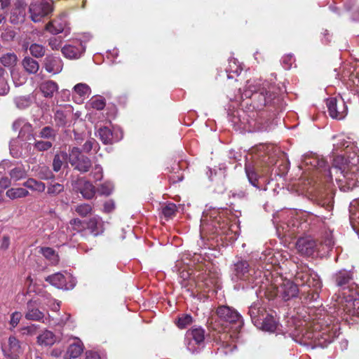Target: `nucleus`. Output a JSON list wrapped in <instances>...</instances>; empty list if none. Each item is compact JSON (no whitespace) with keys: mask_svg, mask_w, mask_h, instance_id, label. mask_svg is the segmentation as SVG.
Segmentation results:
<instances>
[{"mask_svg":"<svg viewBox=\"0 0 359 359\" xmlns=\"http://www.w3.org/2000/svg\"><path fill=\"white\" fill-rule=\"evenodd\" d=\"M334 139L333 153L337 155L334 167L336 173L339 172L343 176L339 181H344L348 189H353L359 182L355 173L358 170L359 149L344 134L337 135Z\"/></svg>","mask_w":359,"mask_h":359,"instance_id":"nucleus-2","label":"nucleus"},{"mask_svg":"<svg viewBox=\"0 0 359 359\" xmlns=\"http://www.w3.org/2000/svg\"><path fill=\"white\" fill-rule=\"evenodd\" d=\"M69 225L73 229L79 232L81 226V221L79 219H73L70 221Z\"/></svg>","mask_w":359,"mask_h":359,"instance_id":"nucleus-60","label":"nucleus"},{"mask_svg":"<svg viewBox=\"0 0 359 359\" xmlns=\"http://www.w3.org/2000/svg\"><path fill=\"white\" fill-rule=\"evenodd\" d=\"M46 280L57 288L67 289L65 277L61 273L49 276L46 278Z\"/></svg>","mask_w":359,"mask_h":359,"instance_id":"nucleus-25","label":"nucleus"},{"mask_svg":"<svg viewBox=\"0 0 359 359\" xmlns=\"http://www.w3.org/2000/svg\"><path fill=\"white\" fill-rule=\"evenodd\" d=\"M29 191L24 188H11L6 192V195L11 200L25 198L29 196Z\"/></svg>","mask_w":359,"mask_h":359,"instance_id":"nucleus-29","label":"nucleus"},{"mask_svg":"<svg viewBox=\"0 0 359 359\" xmlns=\"http://www.w3.org/2000/svg\"><path fill=\"white\" fill-rule=\"evenodd\" d=\"M248 313L251 318L252 322L257 327L260 325L264 318L267 315L266 309L259 302L254 303L250 308Z\"/></svg>","mask_w":359,"mask_h":359,"instance_id":"nucleus-13","label":"nucleus"},{"mask_svg":"<svg viewBox=\"0 0 359 359\" xmlns=\"http://www.w3.org/2000/svg\"><path fill=\"white\" fill-rule=\"evenodd\" d=\"M55 335L49 330L43 331L37 337V343L40 346H48L53 345L56 341Z\"/></svg>","mask_w":359,"mask_h":359,"instance_id":"nucleus-24","label":"nucleus"},{"mask_svg":"<svg viewBox=\"0 0 359 359\" xmlns=\"http://www.w3.org/2000/svg\"><path fill=\"white\" fill-rule=\"evenodd\" d=\"M97 144L96 141L94 139H90V140H87L85 142V144L83 145V150L85 152H89Z\"/></svg>","mask_w":359,"mask_h":359,"instance_id":"nucleus-57","label":"nucleus"},{"mask_svg":"<svg viewBox=\"0 0 359 359\" xmlns=\"http://www.w3.org/2000/svg\"><path fill=\"white\" fill-rule=\"evenodd\" d=\"M316 160L317 161V165H316V168H323V170L321 172H323V175L327 178V181L329 182L328 189L329 192H327L325 196H324L323 193L319 194L318 198L316 201H326L325 202L319 201L318 204L325 207L327 210H330L332 208L333 202L332 201L333 199V194L332 189V175L329 166L327 165L326 161L323 158H319L318 156H316ZM317 201H316V203Z\"/></svg>","mask_w":359,"mask_h":359,"instance_id":"nucleus-4","label":"nucleus"},{"mask_svg":"<svg viewBox=\"0 0 359 359\" xmlns=\"http://www.w3.org/2000/svg\"><path fill=\"white\" fill-rule=\"evenodd\" d=\"M95 181L101 180L102 178V168L100 165H95L90 173Z\"/></svg>","mask_w":359,"mask_h":359,"instance_id":"nucleus-54","label":"nucleus"},{"mask_svg":"<svg viewBox=\"0 0 359 359\" xmlns=\"http://www.w3.org/2000/svg\"><path fill=\"white\" fill-rule=\"evenodd\" d=\"M25 15V9L21 7H17L14 8L11 13V22L14 24L23 22Z\"/></svg>","mask_w":359,"mask_h":359,"instance_id":"nucleus-34","label":"nucleus"},{"mask_svg":"<svg viewBox=\"0 0 359 359\" xmlns=\"http://www.w3.org/2000/svg\"><path fill=\"white\" fill-rule=\"evenodd\" d=\"M313 334L311 332H308L304 335V338L305 339L304 344L306 345H309L311 347V348H313Z\"/></svg>","mask_w":359,"mask_h":359,"instance_id":"nucleus-59","label":"nucleus"},{"mask_svg":"<svg viewBox=\"0 0 359 359\" xmlns=\"http://www.w3.org/2000/svg\"><path fill=\"white\" fill-rule=\"evenodd\" d=\"M23 186L32 191L39 193L43 192L46 189V185L43 182L37 181L34 178H29L23 183Z\"/></svg>","mask_w":359,"mask_h":359,"instance_id":"nucleus-28","label":"nucleus"},{"mask_svg":"<svg viewBox=\"0 0 359 359\" xmlns=\"http://www.w3.org/2000/svg\"><path fill=\"white\" fill-rule=\"evenodd\" d=\"M326 105L332 118L341 120L347 114V107L341 97H330L326 100Z\"/></svg>","mask_w":359,"mask_h":359,"instance_id":"nucleus-6","label":"nucleus"},{"mask_svg":"<svg viewBox=\"0 0 359 359\" xmlns=\"http://www.w3.org/2000/svg\"><path fill=\"white\" fill-rule=\"evenodd\" d=\"M299 252L305 256L311 257L314 254V241L308 238H301L297 242Z\"/></svg>","mask_w":359,"mask_h":359,"instance_id":"nucleus-16","label":"nucleus"},{"mask_svg":"<svg viewBox=\"0 0 359 359\" xmlns=\"http://www.w3.org/2000/svg\"><path fill=\"white\" fill-rule=\"evenodd\" d=\"M334 279L336 285L343 291L333 296L334 303L329 311L316 309V348L325 347L337 337V327L332 324V317L328 313H336L346 321L351 317H359V296L354 297L353 294L346 292L353 279V273L343 269L335 273Z\"/></svg>","mask_w":359,"mask_h":359,"instance_id":"nucleus-1","label":"nucleus"},{"mask_svg":"<svg viewBox=\"0 0 359 359\" xmlns=\"http://www.w3.org/2000/svg\"><path fill=\"white\" fill-rule=\"evenodd\" d=\"M29 52L35 57H41L45 55V48L42 45L33 43L29 47Z\"/></svg>","mask_w":359,"mask_h":359,"instance_id":"nucleus-38","label":"nucleus"},{"mask_svg":"<svg viewBox=\"0 0 359 359\" xmlns=\"http://www.w3.org/2000/svg\"><path fill=\"white\" fill-rule=\"evenodd\" d=\"M320 245L322 247V250H320L319 248H317V245L316 244V251H317L318 255L319 257H323L329 252L333 245V241L331 236L329 235L326 238L324 244H320Z\"/></svg>","mask_w":359,"mask_h":359,"instance_id":"nucleus-33","label":"nucleus"},{"mask_svg":"<svg viewBox=\"0 0 359 359\" xmlns=\"http://www.w3.org/2000/svg\"><path fill=\"white\" fill-rule=\"evenodd\" d=\"M56 135L55 131L50 126H46L43 128L40 133L39 137L45 139H53L54 140Z\"/></svg>","mask_w":359,"mask_h":359,"instance_id":"nucleus-42","label":"nucleus"},{"mask_svg":"<svg viewBox=\"0 0 359 359\" xmlns=\"http://www.w3.org/2000/svg\"><path fill=\"white\" fill-rule=\"evenodd\" d=\"M39 88L45 97L51 98L58 90V86L55 81L49 80L41 83Z\"/></svg>","mask_w":359,"mask_h":359,"instance_id":"nucleus-23","label":"nucleus"},{"mask_svg":"<svg viewBox=\"0 0 359 359\" xmlns=\"http://www.w3.org/2000/svg\"><path fill=\"white\" fill-rule=\"evenodd\" d=\"M22 65L25 71L29 74L36 73L39 68V63L29 57H25L22 61Z\"/></svg>","mask_w":359,"mask_h":359,"instance_id":"nucleus-30","label":"nucleus"},{"mask_svg":"<svg viewBox=\"0 0 359 359\" xmlns=\"http://www.w3.org/2000/svg\"><path fill=\"white\" fill-rule=\"evenodd\" d=\"M261 271L250 268L248 262L245 260H239L232 267V280L233 281L244 280L254 282Z\"/></svg>","mask_w":359,"mask_h":359,"instance_id":"nucleus-5","label":"nucleus"},{"mask_svg":"<svg viewBox=\"0 0 359 359\" xmlns=\"http://www.w3.org/2000/svg\"><path fill=\"white\" fill-rule=\"evenodd\" d=\"M9 175L11 179L18 181L26 177L27 172L22 167H16L10 170Z\"/></svg>","mask_w":359,"mask_h":359,"instance_id":"nucleus-35","label":"nucleus"},{"mask_svg":"<svg viewBox=\"0 0 359 359\" xmlns=\"http://www.w3.org/2000/svg\"><path fill=\"white\" fill-rule=\"evenodd\" d=\"M37 330V327L34 325H32L30 326L25 327L22 329V332L23 334L26 335H34Z\"/></svg>","mask_w":359,"mask_h":359,"instance_id":"nucleus-58","label":"nucleus"},{"mask_svg":"<svg viewBox=\"0 0 359 359\" xmlns=\"http://www.w3.org/2000/svg\"><path fill=\"white\" fill-rule=\"evenodd\" d=\"M52 142L50 141H36L34 143V147L39 151H48L52 147Z\"/></svg>","mask_w":359,"mask_h":359,"instance_id":"nucleus-48","label":"nucleus"},{"mask_svg":"<svg viewBox=\"0 0 359 359\" xmlns=\"http://www.w3.org/2000/svg\"><path fill=\"white\" fill-rule=\"evenodd\" d=\"M52 5L48 1L43 0L36 1L29 6L30 16L34 22H38L52 11Z\"/></svg>","mask_w":359,"mask_h":359,"instance_id":"nucleus-9","label":"nucleus"},{"mask_svg":"<svg viewBox=\"0 0 359 359\" xmlns=\"http://www.w3.org/2000/svg\"><path fill=\"white\" fill-rule=\"evenodd\" d=\"M205 339V331L201 327L193 328L187 332L186 340L187 348L192 353L197 351L195 344H201Z\"/></svg>","mask_w":359,"mask_h":359,"instance_id":"nucleus-10","label":"nucleus"},{"mask_svg":"<svg viewBox=\"0 0 359 359\" xmlns=\"http://www.w3.org/2000/svg\"><path fill=\"white\" fill-rule=\"evenodd\" d=\"M242 71V67L241 65L237 64V61L235 59H232L229 60V67L226 69V72H228V78L231 79L233 78V76L230 75L231 73L236 74V75H238Z\"/></svg>","mask_w":359,"mask_h":359,"instance_id":"nucleus-37","label":"nucleus"},{"mask_svg":"<svg viewBox=\"0 0 359 359\" xmlns=\"http://www.w3.org/2000/svg\"><path fill=\"white\" fill-rule=\"evenodd\" d=\"M114 209V203L113 201H107L104 205V210L105 212H109Z\"/></svg>","mask_w":359,"mask_h":359,"instance_id":"nucleus-64","label":"nucleus"},{"mask_svg":"<svg viewBox=\"0 0 359 359\" xmlns=\"http://www.w3.org/2000/svg\"><path fill=\"white\" fill-rule=\"evenodd\" d=\"M176 211L177 206L174 203H168L162 209L163 215L167 218L172 217L175 214Z\"/></svg>","mask_w":359,"mask_h":359,"instance_id":"nucleus-44","label":"nucleus"},{"mask_svg":"<svg viewBox=\"0 0 359 359\" xmlns=\"http://www.w3.org/2000/svg\"><path fill=\"white\" fill-rule=\"evenodd\" d=\"M8 92V87L4 80L0 81V94L5 95Z\"/></svg>","mask_w":359,"mask_h":359,"instance_id":"nucleus-63","label":"nucleus"},{"mask_svg":"<svg viewBox=\"0 0 359 359\" xmlns=\"http://www.w3.org/2000/svg\"><path fill=\"white\" fill-rule=\"evenodd\" d=\"M69 161L74 169L81 172H86L91 167V161L87 156L81 155L78 147H73L69 151Z\"/></svg>","mask_w":359,"mask_h":359,"instance_id":"nucleus-7","label":"nucleus"},{"mask_svg":"<svg viewBox=\"0 0 359 359\" xmlns=\"http://www.w3.org/2000/svg\"><path fill=\"white\" fill-rule=\"evenodd\" d=\"M218 316L223 320L229 323L235 324L236 328L241 329L243 325V320L241 316L235 309L227 306H222L217 309Z\"/></svg>","mask_w":359,"mask_h":359,"instance_id":"nucleus-8","label":"nucleus"},{"mask_svg":"<svg viewBox=\"0 0 359 359\" xmlns=\"http://www.w3.org/2000/svg\"><path fill=\"white\" fill-rule=\"evenodd\" d=\"M261 322L262 323L257 326L258 328L270 332H273L276 330L277 325L272 316L267 314Z\"/></svg>","mask_w":359,"mask_h":359,"instance_id":"nucleus-27","label":"nucleus"},{"mask_svg":"<svg viewBox=\"0 0 359 359\" xmlns=\"http://www.w3.org/2000/svg\"><path fill=\"white\" fill-rule=\"evenodd\" d=\"M4 355L11 359H17L16 356L20 353V346L19 341L15 337H10L8 346L2 348Z\"/></svg>","mask_w":359,"mask_h":359,"instance_id":"nucleus-15","label":"nucleus"},{"mask_svg":"<svg viewBox=\"0 0 359 359\" xmlns=\"http://www.w3.org/2000/svg\"><path fill=\"white\" fill-rule=\"evenodd\" d=\"M44 65L46 70L53 74L60 72L63 67L62 61L60 57L50 55L45 58Z\"/></svg>","mask_w":359,"mask_h":359,"instance_id":"nucleus-17","label":"nucleus"},{"mask_svg":"<svg viewBox=\"0 0 359 359\" xmlns=\"http://www.w3.org/2000/svg\"><path fill=\"white\" fill-rule=\"evenodd\" d=\"M86 48L81 42L77 41L76 45H66L62 48L63 55L69 59L79 58L85 51Z\"/></svg>","mask_w":359,"mask_h":359,"instance_id":"nucleus-14","label":"nucleus"},{"mask_svg":"<svg viewBox=\"0 0 359 359\" xmlns=\"http://www.w3.org/2000/svg\"><path fill=\"white\" fill-rule=\"evenodd\" d=\"M84 359H101L98 353L93 351H88L85 353Z\"/></svg>","mask_w":359,"mask_h":359,"instance_id":"nucleus-61","label":"nucleus"},{"mask_svg":"<svg viewBox=\"0 0 359 359\" xmlns=\"http://www.w3.org/2000/svg\"><path fill=\"white\" fill-rule=\"evenodd\" d=\"M66 25V20L65 15L60 16L59 18L55 19L46 25V29L53 34H57L63 32Z\"/></svg>","mask_w":359,"mask_h":359,"instance_id":"nucleus-22","label":"nucleus"},{"mask_svg":"<svg viewBox=\"0 0 359 359\" xmlns=\"http://www.w3.org/2000/svg\"><path fill=\"white\" fill-rule=\"evenodd\" d=\"M87 228L96 236L103 233L104 223L100 217H93L87 222Z\"/></svg>","mask_w":359,"mask_h":359,"instance_id":"nucleus-20","label":"nucleus"},{"mask_svg":"<svg viewBox=\"0 0 359 359\" xmlns=\"http://www.w3.org/2000/svg\"><path fill=\"white\" fill-rule=\"evenodd\" d=\"M22 318V315L20 312L15 311L12 313L10 320V324L13 327H15L19 323L20 319Z\"/></svg>","mask_w":359,"mask_h":359,"instance_id":"nucleus-56","label":"nucleus"},{"mask_svg":"<svg viewBox=\"0 0 359 359\" xmlns=\"http://www.w3.org/2000/svg\"><path fill=\"white\" fill-rule=\"evenodd\" d=\"M17 57L14 53H7L1 57V63L6 67H11L16 63Z\"/></svg>","mask_w":359,"mask_h":359,"instance_id":"nucleus-41","label":"nucleus"},{"mask_svg":"<svg viewBox=\"0 0 359 359\" xmlns=\"http://www.w3.org/2000/svg\"><path fill=\"white\" fill-rule=\"evenodd\" d=\"M55 121L58 126H65L67 124V116L62 111H57L55 114Z\"/></svg>","mask_w":359,"mask_h":359,"instance_id":"nucleus-49","label":"nucleus"},{"mask_svg":"<svg viewBox=\"0 0 359 359\" xmlns=\"http://www.w3.org/2000/svg\"><path fill=\"white\" fill-rule=\"evenodd\" d=\"M252 96L258 99L257 107L270 104L275 97V95L271 93V87L267 89L265 86L261 87L260 84L256 81H248L242 97L250 98Z\"/></svg>","mask_w":359,"mask_h":359,"instance_id":"nucleus-3","label":"nucleus"},{"mask_svg":"<svg viewBox=\"0 0 359 359\" xmlns=\"http://www.w3.org/2000/svg\"><path fill=\"white\" fill-rule=\"evenodd\" d=\"M41 250L43 255L52 262H56L57 261V255L55 254L53 249L50 248H43Z\"/></svg>","mask_w":359,"mask_h":359,"instance_id":"nucleus-45","label":"nucleus"},{"mask_svg":"<svg viewBox=\"0 0 359 359\" xmlns=\"http://www.w3.org/2000/svg\"><path fill=\"white\" fill-rule=\"evenodd\" d=\"M114 186L110 182H105L102 184L98 189V191L102 195L109 196L111 194Z\"/></svg>","mask_w":359,"mask_h":359,"instance_id":"nucleus-51","label":"nucleus"},{"mask_svg":"<svg viewBox=\"0 0 359 359\" xmlns=\"http://www.w3.org/2000/svg\"><path fill=\"white\" fill-rule=\"evenodd\" d=\"M36 302L29 301L27 302V312L25 313L26 319L35 321L42 320L43 323H45V321L43 320L44 318V313L41 312L38 308H36Z\"/></svg>","mask_w":359,"mask_h":359,"instance_id":"nucleus-18","label":"nucleus"},{"mask_svg":"<svg viewBox=\"0 0 359 359\" xmlns=\"http://www.w3.org/2000/svg\"><path fill=\"white\" fill-rule=\"evenodd\" d=\"M74 91L81 97L89 96L90 94V88L86 83H78L74 88Z\"/></svg>","mask_w":359,"mask_h":359,"instance_id":"nucleus-40","label":"nucleus"},{"mask_svg":"<svg viewBox=\"0 0 359 359\" xmlns=\"http://www.w3.org/2000/svg\"><path fill=\"white\" fill-rule=\"evenodd\" d=\"M83 351V345L80 341H76L71 344L64 355L65 359H74L76 358Z\"/></svg>","mask_w":359,"mask_h":359,"instance_id":"nucleus-21","label":"nucleus"},{"mask_svg":"<svg viewBox=\"0 0 359 359\" xmlns=\"http://www.w3.org/2000/svg\"><path fill=\"white\" fill-rule=\"evenodd\" d=\"M192 322V317L190 315H184L178 318L177 326L178 327L183 329L187 325H190Z\"/></svg>","mask_w":359,"mask_h":359,"instance_id":"nucleus-50","label":"nucleus"},{"mask_svg":"<svg viewBox=\"0 0 359 359\" xmlns=\"http://www.w3.org/2000/svg\"><path fill=\"white\" fill-rule=\"evenodd\" d=\"M11 185V180L7 177H4L0 179V187L3 189H7Z\"/></svg>","mask_w":359,"mask_h":359,"instance_id":"nucleus-62","label":"nucleus"},{"mask_svg":"<svg viewBox=\"0 0 359 359\" xmlns=\"http://www.w3.org/2000/svg\"><path fill=\"white\" fill-rule=\"evenodd\" d=\"M62 42L60 36H53L48 40V45L53 50H58L61 47Z\"/></svg>","mask_w":359,"mask_h":359,"instance_id":"nucleus-53","label":"nucleus"},{"mask_svg":"<svg viewBox=\"0 0 359 359\" xmlns=\"http://www.w3.org/2000/svg\"><path fill=\"white\" fill-rule=\"evenodd\" d=\"M278 292L285 301H288L297 296L299 289L297 285L292 281L284 280L278 287Z\"/></svg>","mask_w":359,"mask_h":359,"instance_id":"nucleus-11","label":"nucleus"},{"mask_svg":"<svg viewBox=\"0 0 359 359\" xmlns=\"http://www.w3.org/2000/svg\"><path fill=\"white\" fill-rule=\"evenodd\" d=\"M13 128L14 130L20 129L18 137L22 140H31L34 138L32 134V126L30 123L25 121V119H18L13 124Z\"/></svg>","mask_w":359,"mask_h":359,"instance_id":"nucleus-12","label":"nucleus"},{"mask_svg":"<svg viewBox=\"0 0 359 359\" xmlns=\"http://www.w3.org/2000/svg\"><path fill=\"white\" fill-rule=\"evenodd\" d=\"M88 104L93 109L102 110L105 107V100L101 96L93 97L88 102Z\"/></svg>","mask_w":359,"mask_h":359,"instance_id":"nucleus-36","label":"nucleus"},{"mask_svg":"<svg viewBox=\"0 0 359 359\" xmlns=\"http://www.w3.org/2000/svg\"><path fill=\"white\" fill-rule=\"evenodd\" d=\"M67 154L65 152H60L55 155L53 161V169L55 172H58L61 170L64 162L67 159Z\"/></svg>","mask_w":359,"mask_h":359,"instance_id":"nucleus-32","label":"nucleus"},{"mask_svg":"<svg viewBox=\"0 0 359 359\" xmlns=\"http://www.w3.org/2000/svg\"><path fill=\"white\" fill-rule=\"evenodd\" d=\"M36 175L41 180H49L53 177V172L46 166H41L39 168Z\"/></svg>","mask_w":359,"mask_h":359,"instance_id":"nucleus-43","label":"nucleus"},{"mask_svg":"<svg viewBox=\"0 0 359 359\" xmlns=\"http://www.w3.org/2000/svg\"><path fill=\"white\" fill-rule=\"evenodd\" d=\"M230 196L234 199H243L245 198L248 194L245 191L243 190H233L231 191Z\"/></svg>","mask_w":359,"mask_h":359,"instance_id":"nucleus-55","label":"nucleus"},{"mask_svg":"<svg viewBox=\"0 0 359 359\" xmlns=\"http://www.w3.org/2000/svg\"><path fill=\"white\" fill-rule=\"evenodd\" d=\"M79 191L86 199H91L95 194V187L88 181L81 179L78 181Z\"/></svg>","mask_w":359,"mask_h":359,"instance_id":"nucleus-19","label":"nucleus"},{"mask_svg":"<svg viewBox=\"0 0 359 359\" xmlns=\"http://www.w3.org/2000/svg\"><path fill=\"white\" fill-rule=\"evenodd\" d=\"M295 59L292 54L285 55L282 58V64L286 69H290Z\"/></svg>","mask_w":359,"mask_h":359,"instance_id":"nucleus-52","label":"nucleus"},{"mask_svg":"<svg viewBox=\"0 0 359 359\" xmlns=\"http://www.w3.org/2000/svg\"><path fill=\"white\" fill-rule=\"evenodd\" d=\"M245 170L250 183L255 187L259 189L257 184L258 175L255 171L253 167L250 164H245Z\"/></svg>","mask_w":359,"mask_h":359,"instance_id":"nucleus-31","label":"nucleus"},{"mask_svg":"<svg viewBox=\"0 0 359 359\" xmlns=\"http://www.w3.org/2000/svg\"><path fill=\"white\" fill-rule=\"evenodd\" d=\"M92 210V208L89 204L83 203L76 207L75 211L81 217L87 216Z\"/></svg>","mask_w":359,"mask_h":359,"instance_id":"nucleus-46","label":"nucleus"},{"mask_svg":"<svg viewBox=\"0 0 359 359\" xmlns=\"http://www.w3.org/2000/svg\"><path fill=\"white\" fill-rule=\"evenodd\" d=\"M64 191V186L59 183L50 184L48 187L47 193L49 195L56 196Z\"/></svg>","mask_w":359,"mask_h":359,"instance_id":"nucleus-47","label":"nucleus"},{"mask_svg":"<svg viewBox=\"0 0 359 359\" xmlns=\"http://www.w3.org/2000/svg\"><path fill=\"white\" fill-rule=\"evenodd\" d=\"M98 135L101 141L105 144H112L114 141H118V138H114V133L107 127L100 128L98 131Z\"/></svg>","mask_w":359,"mask_h":359,"instance_id":"nucleus-26","label":"nucleus"},{"mask_svg":"<svg viewBox=\"0 0 359 359\" xmlns=\"http://www.w3.org/2000/svg\"><path fill=\"white\" fill-rule=\"evenodd\" d=\"M15 103L18 108L24 109L30 106L32 100L29 96H20L15 99Z\"/></svg>","mask_w":359,"mask_h":359,"instance_id":"nucleus-39","label":"nucleus"}]
</instances>
